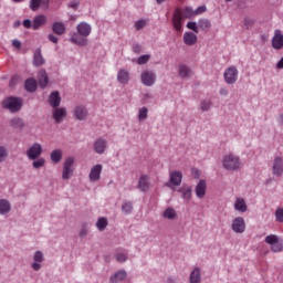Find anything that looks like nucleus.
Wrapping results in <instances>:
<instances>
[{"label": "nucleus", "mask_w": 283, "mask_h": 283, "mask_svg": "<svg viewBox=\"0 0 283 283\" xmlns=\"http://www.w3.org/2000/svg\"><path fill=\"white\" fill-rule=\"evenodd\" d=\"M63 158V150L62 149H55L51 153V160L52 163L59 164L60 160Z\"/></svg>", "instance_id": "nucleus-34"}, {"label": "nucleus", "mask_w": 283, "mask_h": 283, "mask_svg": "<svg viewBox=\"0 0 283 283\" xmlns=\"http://www.w3.org/2000/svg\"><path fill=\"white\" fill-rule=\"evenodd\" d=\"M140 78L143 85H145L146 87H151V85L156 83V74L153 71H144Z\"/></svg>", "instance_id": "nucleus-8"}, {"label": "nucleus", "mask_w": 283, "mask_h": 283, "mask_svg": "<svg viewBox=\"0 0 283 283\" xmlns=\"http://www.w3.org/2000/svg\"><path fill=\"white\" fill-rule=\"evenodd\" d=\"M38 83L42 90H45V87H48V83H50L48 72L43 69L38 72Z\"/></svg>", "instance_id": "nucleus-13"}, {"label": "nucleus", "mask_w": 283, "mask_h": 283, "mask_svg": "<svg viewBox=\"0 0 283 283\" xmlns=\"http://www.w3.org/2000/svg\"><path fill=\"white\" fill-rule=\"evenodd\" d=\"M52 116H53V120L55 123H62L63 118H65V116H67V111L65 108H63V107H61V108L56 107L53 111V115Z\"/></svg>", "instance_id": "nucleus-18"}, {"label": "nucleus", "mask_w": 283, "mask_h": 283, "mask_svg": "<svg viewBox=\"0 0 283 283\" xmlns=\"http://www.w3.org/2000/svg\"><path fill=\"white\" fill-rule=\"evenodd\" d=\"M32 269L33 271H40L41 270V263L40 262H34L32 263Z\"/></svg>", "instance_id": "nucleus-58"}, {"label": "nucleus", "mask_w": 283, "mask_h": 283, "mask_svg": "<svg viewBox=\"0 0 283 283\" xmlns=\"http://www.w3.org/2000/svg\"><path fill=\"white\" fill-rule=\"evenodd\" d=\"M167 0H156V2L160 6V3H165Z\"/></svg>", "instance_id": "nucleus-64"}, {"label": "nucleus", "mask_w": 283, "mask_h": 283, "mask_svg": "<svg viewBox=\"0 0 283 283\" xmlns=\"http://www.w3.org/2000/svg\"><path fill=\"white\" fill-rule=\"evenodd\" d=\"M189 74H191V69L184 64L179 65V76H181V78H187Z\"/></svg>", "instance_id": "nucleus-36"}, {"label": "nucleus", "mask_w": 283, "mask_h": 283, "mask_svg": "<svg viewBox=\"0 0 283 283\" xmlns=\"http://www.w3.org/2000/svg\"><path fill=\"white\" fill-rule=\"evenodd\" d=\"M8 153L6 151V148H1V158H3L4 156H7Z\"/></svg>", "instance_id": "nucleus-62"}, {"label": "nucleus", "mask_w": 283, "mask_h": 283, "mask_svg": "<svg viewBox=\"0 0 283 283\" xmlns=\"http://www.w3.org/2000/svg\"><path fill=\"white\" fill-rule=\"evenodd\" d=\"M184 200H191V190L187 189L182 192Z\"/></svg>", "instance_id": "nucleus-51"}, {"label": "nucleus", "mask_w": 283, "mask_h": 283, "mask_svg": "<svg viewBox=\"0 0 283 283\" xmlns=\"http://www.w3.org/2000/svg\"><path fill=\"white\" fill-rule=\"evenodd\" d=\"M202 280V275L200 274V269L195 268L193 271L190 273L189 281L190 283H200Z\"/></svg>", "instance_id": "nucleus-27"}, {"label": "nucleus", "mask_w": 283, "mask_h": 283, "mask_svg": "<svg viewBox=\"0 0 283 283\" xmlns=\"http://www.w3.org/2000/svg\"><path fill=\"white\" fill-rule=\"evenodd\" d=\"M49 41H51V43H59V38L54 34H49Z\"/></svg>", "instance_id": "nucleus-55"}, {"label": "nucleus", "mask_w": 283, "mask_h": 283, "mask_svg": "<svg viewBox=\"0 0 283 283\" xmlns=\"http://www.w3.org/2000/svg\"><path fill=\"white\" fill-rule=\"evenodd\" d=\"M148 109L147 107H142L139 108V112H138V120H147V114H148Z\"/></svg>", "instance_id": "nucleus-41"}, {"label": "nucleus", "mask_w": 283, "mask_h": 283, "mask_svg": "<svg viewBox=\"0 0 283 283\" xmlns=\"http://www.w3.org/2000/svg\"><path fill=\"white\" fill-rule=\"evenodd\" d=\"M202 12H207V7L201 6L196 11L195 14H202Z\"/></svg>", "instance_id": "nucleus-54"}, {"label": "nucleus", "mask_w": 283, "mask_h": 283, "mask_svg": "<svg viewBox=\"0 0 283 283\" xmlns=\"http://www.w3.org/2000/svg\"><path fill=\"white\" fill-rule=\"evenodd\" d=\"M184 43L185 45H196L198 43V35L193 32H185L184 33Z\"/></svg>", "instance_id": "nucleus-16"}, {"label": "nucleus", "mask_w": 283, "mask_h": 283, "mask_svg": "<svg viewBox=\"0 0 283 283\" xmlns=\"http://www.w3.org/2000/svg\"><path fill=\"white\" fill-rule=\"evenodd\" d=\"M23 25H24L28 30H30V28H32V21H31L30 19H25V20L23 21Z\"/></svg>", "instance_id": "nucleus-56"}, {"label": "nucleus", "mask_w": 283, "mask_h": 283, "mask_svg": "<svg viewBox=\"0 0 283 283\" xmlns=\"http://www.w3.org/2000/svg\"><path fill=\"white\" fill-rule=\"evenodd\" d=\"M182 184V172L180 170H175L170 172V185L174 187H180Z\"/></svg>", "instance_id": "nucleus-15"}, {"label": "nucleus", "mask_w": 283, "mask_h": 283, "mask_svg": "<svg viewBox=\"0 0 283 283\" xmlns=\"http://www.w3.org/2000/svg\"><path fill=\"white\" fill-rule=\"evenodd\" d=\"M76 31L80 36L87 38L90 34H92V27L87 22H81L77 24Z\"/></svg>", "instance_id": "nucleus-12"}, {"label": "nucleus", "mask_w": 283, "mask_h": 283, "mask_svg": "<svg viewBox=\"0 0 283 283\" xmlns=\"http://www.w3.org/2000/svg\"><path fill=\"white\" fill-rule=\"evenodd\" d=\"M235 211H240L241 213H245L247 211V202L242 198H238L234 203Z\"/></svg>", "instance_id": "nucleus-32"}, {"label": "nucleus", "mask_w": 283, "mask_h": 283, "mask_svg": "<svg viewBox=\"0 0 283 283\" xmlns=\"http://www.w3.org/2000/svg\"><path fill=\"white\" fill-rule=\"evenodd\" d=\"M103 172V165L97 164L91 168V172L88 175L91 182H98L101 180V174Z\"/></svg>", "instance_id": "nucleus-9"}, {"label": "nucleus", "mask_w": 283, "mask_h": 283, "mask_svg": "<svg viewBox=\"0 0 283 283\" xmlns=\"http://www.w3.org/2000/svg\"><path fill=\"white\" fill-rule=\"evenodd\" d=\"M272 172L274 176H277V178H280V176L283 175V159L282 157H275L273 160V166H272Z\"/></svg>", "instance_id": "nucleus-11"}, {"label": "nucleus", "mask_w": 283, "mask_h": 283, "mask_svg": "<svg viewBox=\"0 0 283 283\" xmlns=\"http://www.w3.org/2000/svg\"><path fill=\"white\" fill-rule=\"evenodd\" d=\"M43 154V146L39 143H34L29 149H27V157L29 160H36Z\"/></svg>", "instance_id": "nucleus-5"}, {"label": "nucleus", "mask_w": 283, "mask_h": 283, "mask_svg": "<svg viewBox=\"0 0 283 283\" xmlns=\"http://www.w3.org/2000/svg\"><path fill=\"white\" fill-rule=\"evenodd\" d=\"M33 164H32V167L33 169H41V167H45V159L44 158H36V159H33Z\"/></svg>", "instance_id": "nucleus-38"}, {"label": "nucleus", "mask_w": 283, "mask_h": 283, "mask_svg": "<svg viewBox=\"0 0 283 283\" xmlns=\"http://www.w3.org/2000/svg\"><path fill=\"white\" fill-rule=\"evenodd\" d=\"M222 165L228 171H238L242 167V161H240V157L230 153L223 157Z\"/></svg>", "instance_id": "nucleus-2"}, {"label": "nucleus", "mask_w": 283, "mask_h": 283, "mask_svg": "<svg viewBox=\"0 0 283 283\" xmlns=\"http://www.w3.org/2000/svg\"><path fill=\"white\" fill-rule=\"evenodd\" d=\"M277 70H283V57L276 64Z\"/></svg>", "instance_id": "nucleus-60"}, {"label": "nucleus", "mask_w": 283, "mask_h": 283, "mask_svg": "<svg viewBox=\"0 0 283 283\" xmlns=\"http://www.w3.org/2000/svg\"><path fill=\"white\" fill-rule=\"evenodd\" d=\"M279 119H280L281 125H283V114L279 115Z\"/></svg>", "instance_id": "nucleus-63"}, {"label": "nucleus", "mask_w": 283, "mask_h": 283, "mask_svg": "<svg viewBox=\"0 0 283 283\" xmlns=\"http://www.w3.org/2000/svg\"><path fill=\"white\" fill-rule=\"evenodd\" d=\"M115 258L117 262H127V253H123V252L117 253Z\"/></svg>", "instance_id": "nucleus-49"}, {"label": "nucleus", "mask_w": 283, "mask_h": 283, "mask_svg": "<svg viewBox=\"0 0 283 283\" xmlns=\"http://www.w3.org/2000/svg\"><path fill=\"white\" fill-rule=\"evenodd\" d=\"M231 229L234 233H244L247 231V221L242 217H235L232 220Z\"/></svg>", "instance_id": "nucleus-6"}, {"label": "nucleus", "mask_w": 283, "mask_h": 283, "mask_svg": "<svg viewBox=\"0 0 283 283\" xmlns=\"http://www.w3.org/2000/svg\"><path fill=\"white\" fill-rule=\"evenodd\" d=\"M279 240L280 239L275 234H270V235L265 237V242H266V244H270V247L275 244V242H279Z\"/></svg>", "instance_id": "nucleus-42"}, {"label": "nucleus", "mask_w": 283, "mask_h": 283, "mask_svg": "<svg viewBox=\"0 0 283 283\" xmlns=\"http://www.w3.org/2000/svg\"><path fill=\"white\" fill-rule=\"evenodd\" d=\"M71 41L72 43H75V45H80L82 48H85V45H87V38L77 33L72 35Z\"/></svg>", "instance_id": "nucleus-24"}, {"label": "nucleus", "mask_w": 283, "mask_h": 283, "mask_svg": "<svg viewBox=\"0 0 283 283\" xmlns=\"http://www.w3.org/2000/svg\"><path fill=\"white\" fill-rule=\"evenodd\" d=\"M147 25V20H138L135 22V29L136 30H143Z\"/></svg>", "instance_id": "nucleus-46"}, {"label": "nucleus", "mask_w": 283, "mask_h": 283, "mask_svg": "<svg viewBox=\"0 0 283 283\" xmlns=\"http://www.w3.org/2000/svg\"><path fill=\"white\" fill-rule=\"evenodd\" d=\"M12 45H13V48H15L17 50H21V41H19V40H13V41H12Z\"/></svg>", "instance_id": "nucleus-57"}, {"label": "nucleus", "mask_w": 283, "mask_h": 283, "mask_svg": "<svg viewBox=\"0 0 283 283\" xmlns=\"http://www.w3.org/2000/svg\"><path fill=\"white\" fill-rule=\"evenodd\" d=\"M224 81L228 85H233L238 81V69L235 66H230L224 71Z\"/></svg>", "instance_id": "nucleus-7"}, {"label": "nucleus", "mask_w": 283, "mask_h": 283, "mask_svg": "<svg viewBox=\"0 0 283 283\" xmlns=\"http://www.w3.org/2000/svg\"><path fill=\"white\" fill-rule=\"evenodd\" d=\"M134 209V206L132 205V202L129 201H125L123 205H122V211L124 213H132Z\"/></svg>", "instance_id": "nucleus-40"}, {"label": "nucleus", "mask_w": 283, "mask_h": 283, "mask_svg": "<svg viewBox=\"0 0 283 283\" xmlns=\"http://www.w3.org/2000/svg\"><path fill=\"white\" fill-rule=\"evenodd\" d=\"M41 7L43 10H49L50 0H30V9L33 12H36V10H39Z\"/></svg>", "instance_id": "nucleus-10"}, {"label": "nucleus", "mask_w": 283, "mask_h": 283, "mask_svg": "<svg viewBox=\"0 0 283 283\" xmlns=\"http://www.w3.org/2000/svg\"><path fill=\"white\" fill-rule=\"evenodd\" d=\"M33 260H34V262H43V252H41V251H36L35 252V254H34V256H33Z\"/></svg>", "instance_id": "nucleus-50"}, {"label": "nucleus", "mask_w": 283, "mask_h": 283, "mask_svg": "<svg viewBox=\"0 0 283 283\" xmlns=\"http://www.w3.org/2000/svg\"><path fill=\"white\" fill-rule=\"evenodd\" d=\"M253 23H254V21L251 19V18H245L244 19V25H245V28H253Z\"/></svg>", "instance_id": "nucleus-52"}, {"label": "nucleus", "mask_w": 283, "mask_h": 283, "mask_svg": "<svg viewBox=\"0 0 283 283\" xmlns=\"http://www.w3.org/2000/svg\"><path fill=\"white\" fill-rule=\"evenodd\" d=\"M137 187L139 191H149V177L147 175H142Z\"/></svg>", "instance_id": "nucleus-22"}, {"label": "nucleus", "mask_w": 283, "mask_h": 283, "mask_svg": "<svg viewBox=\"0 0 283 283\" xmlns=\"http://www.w3.org/2000/svg\"><path fill=\"white\" fill-rule=\"evenodd\" d=\"M276 222H283V208H277L275 211Z\"/></svg>", "instance_id": "nucleus-45"}, {"label": "nucleus", "mask_w": 283, "mask_h": 283, "mask_svg": "<svg viewBox=\"0 0 283 283\" xmlns=\"http://www.w3.org/2000/svg\"><path fill=\"white\" fill-rule=\"evenodd\" d=\"M207 193V181L201 179L198 185L196 186V196L197 198L202 199Z\"/></svg>", "instance_id": "nucleus-20"}, {"label": "nucleus", "mask_w": 283, "mask_h": 283, "mask_svg": "<svg viewBox=\"0 0 283 283\" xmlns=\"http://www.w3.org/2000/svg\"><path fill=\"white\" fill-rule=\"evenodd\" d=\"M272 48H274V50H282L283 48V35L280 31H275L274 33L272 39Z\"/></svg>", "instance_id": "nucleus-17"}, {"label": "nucleus", "mask_w": 283, "mask_h": 283, "mask_svg": "<svg viewBox=\"0 0 283 283\" xmlns=\"http://www.w3.org/2000/svg\"><path fill=\"white\" fill-rule=\"evenodd\" d=\"M74 157H69L65 159L62 170L63 180H70V178H72V175L74 174Z\"/></svg>", "instance_id": "nucleus-4"}, {"label": "nucleus", "mask_w": 283, "mask_h": 283, "mask_svg": "<svg viewBox=\"0 0 283 283\" xmlns=\"http://www.w3.org/2000/svg\"><path fill=\"white\" fill-rule=\"evenodd\" d=\"M49 104L51 107H53V109H56V107L61 105V96L59 95V91L51 93L49 97Z\"/></svg>", "instance_id": "nucleus-23"}, {"label": "nucleus", "mask_w": 283, "mask_h": 283, "mask_svg": "<svg viewBox=\"0 0 283 283\" xmlns=\"http://www.w3.org/2000/svg\"><path fill=\"white\" fill-rule=\"evenodd\" d=\"M80 235L81 238H85V235H87V230L85 229L81 230Z\"/></svg>", "instance_id": "nucleus-61"}, {"label": "nucleus", "mask_w": 283, "mask_h": 283, "mask_svg": "<svg viewBox=\"0 0 283 283\" xmlns=\"http://www.w3.org/2000/svg\"><path fill=\"white\" fill-rule=\"evenodd\" d=\"M10 209L11 206H10V202L8 200H1V214L2 216H6V213H10Z\"/></svg>", "instance_id": "nucleus-37"}, {"label": "nucleus", "mask_w": 283, "mask_h": 283, "mask_svg": "<svg viewBox=\"0 0 283 283\" xmlns=\"http://www.w3.org/2000/svg\"><path fill=\"white\" fill-rule=\"evenodd\" d=\"M125 277H127V272H125V270H119L113 276H111L109 282L111 283L123 282Z\"/></svg>", "instance_id": "nucleus-26"}, {"label": "nucleus", "mask_w": 283, "mask_h": 283, "mask_svg": "<svg viewBox=\"0 0 283 283\" xmlns=\"http://www.w3.org/2000/svg\"><path fill=\"white\" fill-rule=\"evenodd\" d=\"M45 23H48V17L39 14L33 19L32 30H39L42 25H45Z\"/></svg>", "instance_id": "nucleus-19"}, {"label": "nucleus", "mask_w": 283, "mask_h": 283, "mask_svg": "<svg viewBox=\"0 0 283 283\" xmlns=\"http://www.w3.org/2000/svg\"><path fill=\"white\" fill-rule=\"evenodd\" d=\"M150 56L149 55H142L137 59V64L138 65H145L149 61Z\"/></svg>", "instance_id": "nucleus-47"}, {"label": "nucleus", "mask_w": 283, "mask_h": 283, "mask_svg": "<svg viewBox=\"0 0 283 283\" xmlns=\"http://www.w3.org/2000/svg\"><path fill=\"white\" fill-rule=\"evenodd\" d=\"M45 64V59H43V55L41 54V49H38L34 52V57H33V65H35V67H41V65Z\"/></svg>", "instance_id": "nucleus-25"}, {"label": "nucleus", "mask_w": 283, "mask_h": 283, "mask_svg": "<svg viewBox=\"0 0 283 283\" xmlns=\"http://www.w3.org/2000/svg\"><path fill=\"white\" fill-rule=\"evenodd\" d=\"M74 116L77 120H87V108L85 106H76Z\"/></svg>", "instance_id": "nucleus-21"}, {"label": "nucleus", "mask_w": 283, "mask_h": 283, "mask_svg": "<svg viewBox=\"0 0 283 283\" xmlns=\"http://www.w3.org/2000/svg\"><path fill=\"white\" fill-rule=\"evenodd\" d=\"M24 87L27 92H36V80L34 78H28L25 81Z\"/></svg>", "instance_id": "nucleus-33"}, {"label": "nucleus", "mask_w": 283, "mask_h": 283, "mask_svg": "<svg viewBox=\"0 0 283 283\" xmlns=\"http://www.w3.org/2000/svg\"><path fill=\"white\" fill-rule=\"evenodd\" d=\"M78 6H81V2H78V0H75L69 3V8H72L73 10H77Z\"/></svg>", "instance_id": "nucleus-53"}, {"label": "nucleus", "mask_w": 283, "mask_h": 283, "mask_svg": "<svg viewBox=\"0 0 283 283\" xmlns=\"http://www.w3.org/2000/svg\"><path fill=\"white\" fill-rule=\"evenodd\" d=\"M94 149L96 154H105V149H107V139L97 138L94 143Z\"/></svg>", "instance_id": "nucleus-14"}, {"label": "nucleus", "mask_w": 283, "mask_h": 283, "mask_svg": "<svg viewBox=\"0 0 283 283\" xmlns=\"http://www.w3.org/2000/svg\"><path fill=\"white\" fill-rule=\"evenodd\" d=\"M10 127H13V129H23L24 127V123L23 119L20 117H13L12 119H10Z\"/></svg>", "instance_id": "nucleus-31"}, {"label": "nucleus", "mask_w": 283, "mask_h": 283, "mask_svg": "<svg viewBox=\"0 0 283 283\" xmlns=\"http://www.w3.org/2000/svg\"><path fill=\"white\" fill-rule=\"evenodd\" d=\"M202 112H209L211 109V101H203L201 103Z\"/></svg>", "instance_id": "nucleus-48"}, {"label": "nucleus", "mask_w": 283, "mask_h": 283, "mask_svg": "<svg viewBox=\"0 0 283 283\" xmlns=\"http://www.w3.org/2000/svg\"><path fill=\"white\" fill-rule=\"evenodd\" d=\"M187 28L188 30H192V32H195V34H198L200 31L198 30V24L196 22H188L187 23Z\"/></svg>", "instance_id": "nucleus-44"}, {"label": "nucleus", "mask_w": 283, "mask_h": 283, "mask_svg": "<svg viewBox=\"0 0 283 283\" xmlns=\"http://www.w3.org/2000/svg\"><path fill=\"white\" fill-rule=\"evenodd\" d=\"M6 109H10L12 113H17L23 106V99L19 97H9L3 101Z\"/></svg>", "instance_id": "nucleus-3"}, {"label": "nucleus", "mask_w": 283, "mask_h": 283, "mask_svg": "<svg viewBox=\"0 0 283 283\" xmlns=\"http://www.w3.org/2000/svg\"><path fill=\"white\" fill-rule=\"evenodd\" d=\"M270 247H271V251H273L274 253H280L281 251H283V243L280 241L273 243Z\"/></svg>", "instance_id": "nucleus-43"}, {"label": "nucleus", "mask_w": 283, "mask_h": 283, "mask_svg": "<svg viewBox=\"0 0 283 283\" xmlns=\"http://www.w3.org/2000/svg\"><path fill=\"white\" fill-rule=\"evenodd\" d=\"M96 227L98 231H105L107 228V219L106 218H99L96 222Z\"/></svg>", "instance_id": "nucleus-39"}, {"label": "nucleus", "mask_w": 283, "mask_h": 283, "mask_svg": "<svg viewBox=\"0 0 283 283\" xmlns=\"http://www.w3.org/2000/svg\"><path fill=\"white\" fill-rule=\"evenodd\" d=\"M198 28L205 32H209L211 30V22L208 19L199 20Z\"/></svg>", "instance_id": "nucleus-35"}, {"label": "nucleus", "mask_w": 283, "mask_h": 283, "mask_svg": "<svg viewBox=\"0 0 283 283\" xmlns=\"http://www.w3.org/2000/svg\"><path fill=\"white\" fill-rule=\"evenodd\" d=\"M163 218L166 220H176V218H178V213L176 212V209L169 207L163 212Z\"/></svg>", "instance_id": "nucleus-28"}, {"label": "nucleus", "mask_w": 283, "mask_h": 283, "mask_svg": "<svg viewBox=\"0 0 283 283\" xmlns=\"http://www.w3.org/2000/svg\"><path fill=\"white\" fill-rule=\"evenodd\" d=\"M196 12L193 10L186 8V9H176L172 15V25L176 32H182V21L185 19H191Z\"/></svg>", "instance_id": "nucleus-1"}, {"label": "nucleus", "mask_w": 283, "mask_h": 283, "mask_svg": "<svg viewBox=\"0 0 283 283\" xmlns=\"http://www.w3.org/2000/svg\"><path fill=\"white\" fill-rule=\"evenodd\" d=\"M219 94L221 96H227L229 94V88H227V87L220 88Z\"/></svg>", "instance_id": "nucleus-59"}, {"label": "nucleus", "mask_w": 283, "mask_h": 283, "mask_svg": "<svg viewBox=\"0 0 283 283\" xmlns=\"http://www.w3.org/2000/svg\"><path fill=\"white\" fill-rule=\"evenodd\" d=\"M117 81H119L123 85L129 83V72L126 70H119Z\"/></svg>", "instance_id": "nucleus-30"}, {"label": "nucleus", "mask_w": 283, "mask_h": 283, "mask_svg": "<svg viewBox=\"0 0 283 283\" xmlns=\"http://www.w3.org/2000/svg\"><path fill=\"white\" fill-rule=\"evenodd\" d=\"M65 23L63 22H55L52 24V32H54V34H65Z\"/></svg>", "instance_id": "nucleus-29"}]
</instances>
